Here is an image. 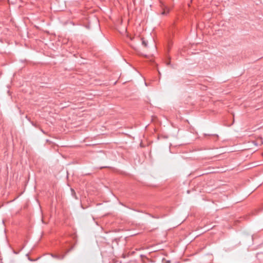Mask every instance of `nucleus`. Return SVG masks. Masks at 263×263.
I'll use <instances>...</instances> for the list:
<instances>
[{"label": "nucleus", "mask_w": 263, "mask_h": 263, "mask_svg": "<svg viewBox=\"0 0 263 263\" xmlns=\"http://www.w3.org/2000/svg\"><path fill=\"white\" fill-rule=\"evenodd\" d=\"M168 12H169L168 9L167 8H165V9L163 10V11H162V12L161 13L163 15H165V14H167L168 13Z\"/></svg>", "instance_id": "f03ea898"}, {"label": "nucleus", "mask_w": 263, "mask_h": 263, "mask_svg": "<svg viewBox=\"0 0 263 263\" xmlns=\"http://www.w3.org/2000/svg\"><path fill=\"white\" fill-rule=\"evenodd\" d=\"M51 256L53 258H57L58 259H63L65 257V255L62 254H51Z\"/></svg>", "instance_id": "f257e3e1"}, {"label": "nucleus", "mask_w": 263, "mask_h": 263, "mask_svg": "<svg viewBox=\"0 0 263 263\" xmlns=\"http://www.w3.org/2000/svg\"><path fill=\"white\" fill-rule=\"evenodd\" d=\"M142 45L144 46V47H146L147 45V42H146L145 40H144L143 39H142Z\"/></svg>", "instance_id": "7ed1b4c3"}]
</instances>
